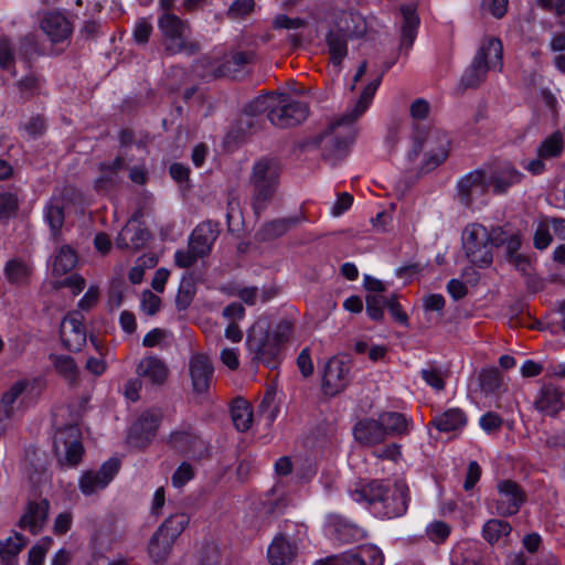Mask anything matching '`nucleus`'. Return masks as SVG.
<instances>
[{
  "instance_id": "f257e3e1",
  "label": "nucleus",
  "mask_w": 565,
  "mask_h": 565,
  "mask_svg": "<svg viewBox=\"0 0 565 565\" xmlns=\"http://www.w3.org/2000/svg\"><path fill=\"white\" fill-rule=\"evenodd\" d=\"M381 78L382 74L363 89L351 111L332 122L320 135L309 139L306 146L309 148H320L322 150V158L332 163L343 159L353 140L350 125L367 109L380 86Z\"/></svg>"
},
{
  "instance_id": "f03ea898",
  "label": "nucleus",
  "mask_w": 565,
  "mask_h": 565,
  "mask_svg": "<svg viewBox=\"0 0 565 565\" xmlns=\"http://www.w3.org/2000/svg\"><path fill=\"white\" fill-rule=\"evenodd\" d=\"M280 175L279 162L274 158L263 157L252 167L248 177L250 205L256 215H260L274 200Z\"/></svg>"
},
{
  "instance_id": "7ed1b4c3",
  "label": "nucleus",
  "mask_w": 565,
  "mask_h": 565,
  "mask_svg": "<svg viewBox=\"0 0 565 565\" xmlns=\"http://www.w3.org/2000/svg\"><path fill=\"white\" fill-rule=\"evenodd\" d=\"M449 145L450 141L447 134L437 128H429L427 130L416 129L408 159L414 161L422 151H425L420 172L428 173L447 159Z\"/></svg>"
},
{
  "instance_id": "20e7f679",
  "label": "nucleus",
  "mask_w": 565,
  "mask_h": 565,
  "mask_svg": "<svg viewBox=\"0 0 565 565\" xmlns=\"http://www.w3.org/2000/svg\"><path fill=\"white\" fill-rule=\"evenodd\" d=\"M502 43L498 38H487L482 41L471 64L461 76L463 88H476L484 82L490 70L502 71Z\"/></svg>"
},
{
  "instance_id": "39448f33",
  "label": "nucleus",
  "mask_w": 565,
  "mask_h": 565,
  "mask_svg": "<svg viewBox=\"0 0 565 565\" xmlns=\"http://www.w3.org/2000/svg\"><path fill=\"white\" fill-rule=\"evenodd\" d=\"M158 25L162 32L164 51L168 54L174 55L184 52L188 55H194L200 51L198 42L186 41L184 36L186 23L178 15L167 12L160 17Z\"/></svg>"
},
{
  "instance_id": "423d86ee",
  "label": "nucleus",
  "mask_w": 565,
  "mask_h": 565,
  "mask_svg": "<svg viewBox=\"0 0 565 565\" xmlns=\"http://www.w3.org/2000/svg\"><path fill=\"white\" fill-rule=\"evenodd\" d=\"M489 238L488 230L481 224H470L463 230L462 249L471 264L487 267L492 263L493 254Z\"/></svg>"
},
{
  "instance_id": "0eeeda50",
  "label": "nucleus",
  "mask_w": 565,
  "mask_h": 565,
  "mask_svg": "<svg viewBox=\"0 0 565 565\" xmlns=\"http://www.w3.org/2000/svg\"><path fill=\"white\" fill-rule=\"evenodd\" d=\"M248 349L255 354V359L270 369L278 365L281 344L271 335L268 324L257 321L247 335Z\"/></svg>"
},
{
  "instance_id": "6e6552de",
  "label": "nucleus",
  "mask_w": 565,
  "mask_h": 565,
  "mask_svg": "<svg viewBox=\"0 0 565 565\" xmlns=\"http://www.w3.org/2000/svg\"><path fill=\"white\" fill-rule=\"evenodd\" d=\"M274 107L267 114L268 120L277 128L295 127L306 120L309 109L306 103L294 100L287 94H278Z\"/></svg>"
},
{
  "instance_id": "1a4fd4ad",
  "label": "nucleus",
  "mask_w": 565,
  "mask_h": 565,
  "mask_svg": "<svg viewBox=\"0 0 565 565\" xmlns=\"http://www.w3.org/2000/svg\"><path fill=\"white\" fill-rule=\"evenodd\" d=\"M54 451L64 456L68 466H76L82 460L84 447L81 443V430L76 425H68L56 431L54 436Z\"/></svg>"
},
{
  "instance_id": "9d476101",
  "label": "nucleus",
  "mask_w": 565,
  "mask_h": 565,
  "mask_svg": "<svg viewBox=\"0 0 565 565\" xmlns=\"http://www.w3.org/2000/svg\"><path fill=\"white\" fill-rule=\"evenodd\" d=\"M350 362L335 355L332 356L326 364L322 376V391L328 396H335L343 392L349 385L350 377Z\"/></svg>"
},
{
  "instance_id": "9b49d317",
  "label": "nucleus",
  "mask_w": 565,
  "mask_h": 565,
  "mask_svg": "<svg viewBox=\"0 0 565 565\" xmlns=\"http://www.w3.org/2000/svg\"><path fill=\"white\" fill-rule=\"evenodd\" d=\"M119 468V460L111 458L104 462L98 470H87L83 472L78 481L79 490L84 495H92L105 489L118 473Z\"/></svg>"
},
{
  "instance_id": "f8f14e48",
  "label": "nucleus",
  "mask_w": 565,
  "mask_h": 565,
  "mask_svg": "<svg viewBox=\"0 0 565 565\" xmlns=\"http://www.w3.org/2000/svg\"><path fill=\"white\" fill-rule=\"evenodd\" d=\"M499 498L495 500L497 513L501 516L516 514L526 501V494L519 483L502 480L498 483Z\"/></svg>"
},
{
  "instance_id": "ddd939ff",
  "label": "nucleus",
  "mask_w": 565,
  "mask_h": 565,
  "mask_svg": "<svg viewBox=\"0 0 565 565\" xmlns=\"http://www.w3.org/2000/svg\"><path fill=\"white\" fill-rule=\"evenodd\" d=\"M168 444L179 454L186 455L193 459H201L207 454L205 441L191 428L171 433Z\"/></svg>"
},
{
  "instance_id": "4468645a",
  "label": "nucleus",
  "mask_w": 565,
  "mask_h": 565,
  "mask_svg": "<svg viewBox=\"0 0 565 565\" xmlns=\"http://www.w3.org/2000/svg\"><path fill=\"white\" fill-rule=\"evenodd\" d=\"M83 321L84 317L78 311H74L68 313L61 323L62 343L72 352L81 351L86 343V331Z\"/></svg>"
},
{
  "instance_id": "2eb2a0df",
  "label": "nucleus",
  "mask_w": 565,
  "mask_h": 565,
  "mask_svg": "<svg viewBox=\"0 0 565 565\" xmlns=\"http://www.w3.org/2000/svg\"><path fill=\"white\" fill-rule=\"evenodd\" d=\"M189 375L193 392L204 394L210 390L214 376L211 359L203 353H195L189 360Z\"/></svg>"
},
{
  "instance_id": "dca6fc26",
  "label": "nucleus",
  "mask_w": 565,
  "mask_h": 565,
  "mask_svg": "<svg viewBox=\"0 0 565 565\" xmlns=\"http://www.w3.org/2000/svg\"><path fill=\"white\" fill-rule=\"evenodd\" d=\"M488 186L483 170L471 171L458 181L457 198L462 205L470 207L477 198L487 192Z\"/></svg>"
},
{
  "instance_id": "f3484780",
  "label": "nucleus",
  "mask_w": 565,
  "mask_h": 565,
  "mask_svg": "<svg viewBox=\"0 0 565 565\" xmlns=\"http://www.w3.org/2000/svg\"><path fill=\"white\" fill-rule=\"evenodd\" d=\"M160 424V416L146 412L131 426L128 434V443L137 448L148 446L157 434Z\"/></svg>"
},
{
  "instance_id": "a211bd4d",
  "label": "nucleus",
  "mask_w": 565,
  "mask_h": 565,
  "mask_svg": "<svg viewBox=\"0 0 565 565\" xmlns=\"http://www.w3.org/2000/svg\"><path fill=\"white\" fill-rule=\"evenodd\" d=\"M409 490L404 482H395L388 487V493L382 500L383 513L388 519L404 515L408 508Z\"/></svg>"
},
{
  "instance_id": "6ab92c4d",
  "label": "nucleus",
  "mask_w": 565,
  "mask_h": 565,
  "mask_svg": "<svg viewBox=\"0 0 565 565\" xmlns=\"http://www.w3.org/2000/svg\"><path fill=\"white\" fill-rule=\"evenodd\" d=\"M50 503L46 499L39 502H29L26 511L19 520V527L39 534L46 522Z\"/></svg>"
},
{
  "instance_id": "aec40b11",
  "label": "nucleus",
  "mask_w": 565,
  "mask_h": 565,
  "mask_svg": "<svg viewBox=\"0 0 565 565\" xmlns=\"http://www.w3.org/2000/svg\"><path fill=\"white\" fill-rule=\"evenodd\" d=\"M218 226L213 222H203L192 232L189 244L192 250L203 257L210 254L212 245L218 236Z\"/></svg>"
},
{
  "instance_id": "412c9836",
  "label": "nucleus",
  "mask_w": 565,
  "mask_h": 565,
  "mask_svg": "<svg viewBox=\"0 0 565 565\" xmlns=\"http://www.w3.org/2000/svg\"><path fill=\"white\" fill-rule=\"evenodd\" d=\"M136 373L153 385H162L168 380L170 370L162 359L157 355H147L138 363Z\"/></svg>"
},
{
  "instance_id": "4be33fe9",
  "label": "nucleus",
  "mask_w": 565,
  "mask_h": 565,
  "mask_svg": "<svg viewBox=\"0 0 565 565\" xmlns=\"http://www.w3.org/2000/svg\"><path fill=\"white\" fill-rule=\"evenodd\" d=\"M28 387L29 381L21 380L12 384V386L3 393L0 402V435L8 428L9 422L17 411V401Z\"/></svg>"
},
{
  "instance_id": "5701e85b",
  "label": "nucleus",
  "mask_w": 565,
  "mask_h": 565,
  "mask_svg": "<svg viewBox=\"0 0 565 565\" xmlns=\"http://www.w3.org/2000/svg\"><path fill=\"white\" fill-rule=\"evenodd\" d=\"M125 167V159L117 156L111 162L99 164V175L95 180V190L97 192L108 193L120 183L119 172Z\"/></svg>"
},
{
  "instance_id": "b1692460",
  "label": "nucleus",
  "mask_w": 565,
  "mask_h": 565,
  "mask_svg": "<svg viewBox=\"0 0 565 565\" xmlns=\"http://www.w3.org/2000/svg\"><path fill=\"white\" fill-rule=\"evenodd\" d=\"M150 234L148 230L135 220H130L119 233L116 239V246L122 249L137 250L145 246Z\"/></svg>"
},
{
  "instance_id": "393cba45",
  "label": "nucleus",
  "mask_w": 565,
  "mask_h": 565,
  "mask_svg": "<svg viewBox=\"0 0 565 565\" xmlns=\"http://www.w3.org/2000/svg\"><path fill=\"white\" fill-rule=\"evenodd\" d=\"M331 29L352 39L361 36L365 32V22L362 15L353 11H338Z\"/></svg>"
},
{
  "instance_id": "a878e982",
  "label": "nucleus",
  "mask_w": 565,
  "mask_h": 565,
  "mask_svg": "<svg viewBox=\"0 0 565 565\" xmlns=\"http://www.w3.org/2000/svg\"><path fill=\"white\" fill-rule=\"evenodd\" d=\"M298 546L284 534L274 537L267 551V557L271 565H288L297 555Z\"/></svg>"
},
{
  "instance_id": "bb28decb",
  "label": "nucleus",
  "mask_w": 565,
  "mask_h": 565,
  "mask_svg": "<svg viewBox=\"0 0 565 565\" xmlns=\"http://www.w3.org/2000/svg\"><path fill=\"white\" fill-rule=\"evenodd\" d=\"M535 407L550 416H555L565 407L564 392L553 384H544Z\"/></svg>"
},
{
  "instance_id": "cd10ccee",
  "label": "nucleus",
  "mask_w": 565,
  "mask_h": 565,
  "mask_svg": "<svg viewBox=\"0 0 565 565\" xmlns=\"http://www.w3.org/2000/svg\"><path fill=\"white\" fill-rule=\"evenodd\" d=\"M354 437L365 446H374L386 439L380 418H366L358 422L354 426Z\"/></svg>"
},
{
  "instance_id": "c85d7f7f",
  "label": "nucleus",
  "mask_w": 565,
  "mask_h": 565,
  "mask_svg": "<svg viewBox=\"0 0 565 565\" xmlns=\"http://www.w3.org/2000/svg\"><path fill=\"white\" fill-rule=\"evenodd\" d=\"M41 29L53 43H61L72 34L70 21L60 13H49L41 22Z\"/></svg>"
},
{
  "instance_id": "c756f323",
  "label": "nucleus",
  "mask_w": 565,
  "mask_h": 565,
  "mask_svg": "<svg viewBox=\"0 0 565 565\" xmlns=\"http://www.w3.org/2000/svg\"><path fill=\"white\" fill-rule=\"evenodd\" d=\"M255 61V54L252 51H237L227 56L216 70L217 76H227L232 78L245 70V67Z\"/></svg>"
},
{
  "instance_id": "7c9ffc66",
  "label": "nucleus",
  "mask_w": 565,
  "mask_h": 565,
  "mask_svg": "<svg viewBox=\"0 0 565 565\" xmlns=\"http://www.w3.org/2000/svg\"><path fill=\"white\" fill-rule=\"evenodd\" d=\"M403 15L402 33L399 51L407 52L414 44L419 25V18L416 14L415 8L412 6H403L401 8Z\"/></svg>"
},
{
  "instance_id": "2f4dec72",
  "label": "nucleus",
  "mask_w": 565,
  "mask_h": 565,
  "mask_svg": "<svg viewBox=\"0 0 565 565\" xmlns=\"http://www.w3.org/2000/svg\"><path fill=\"white\" fill-rule=\"evenodd\" d=\"M521 179L522 173L512 166L507 164L491 175L488 184L492 185L495 194H503L510 186L520 183Z\"/></svg>"
},
{
  "instance_id": "473e14b6",
  "label": "nucleus",
  "mask_w": 565,
  "mask_h": 565,
  "mask_svg": "<svg viewBox=\"0 0 565 565\" xmlns=\"http://www.w3.org/2000/svg\"><path fill=\"white\" fill-rule=\"evenodd\" d=\"M388 493V486L383 481L372 480L359 489H356L353 493V500L358 502H366L369 504L382 503L384 500V495Z\"/></svg>"
},
{
  "instance_id": "72a5a7b5",
  "label": "nucleus",
  "mask_w": 565,
  "mask_h": 565,
  "mask_svg": "<svg viewBox=\"0 0 565 565\" xmlns=\"http://www.w3.org/2000/svg\"><path fill=\"white\" fill-rule=\"evenodd\" d=\"M279 98L278 94L270 93L254 98L244 109L245 118L241 119V125H245L248 129L254 126L253 117H256L265 111L269 114L274 107V99Z\"/></svg>"
},
{
  "instance_id": "f704fd0d",
  "label": "nucleus",
  "mask_w": 565,
  "mask_h": 565,
  "mask_svg": "<svg viewBox=\"0 0 565 565\" xmlns=\"http://www.w3.org/2000/svg\"><path fill=\"white\" fill-rule=\"evenodd\" d=\"M28 544V540L15 532L13 537L0 542V558L2 565H19L18 555Z\"/></svg>"
},
{
  "instance_id": "c9c22d12",
  "label": "nucleus",
  "mask_w": 565,
  "mask_h": 565,
  "mask_svg": "<svg viewBox=\"0 0 565 565\" xmlns=\"http://www.w3.org/2000/svg\"><path fill=\"white\" fill-rule=\"evenodd\" d=\"M466 423V414L460 408H449L443 414L435 416L431 422L439 431L445 433L460 429Z\"/></svg>"
},
{
  "instance_id": "e433bc0d",
  "label": "nucleus",
  "mask_w": 565,
  "mask_h": 565,
  "mask_svg": "<svg viewBox=\"0 0 565 565\" xmlns=\"http://www.w3.org/2000/svg\"><path fill=\"white\" fill-rule=\"evenodd\" d=\"M300 223V217L291 216L269 221L263 225L258 235L263 241H271L286 234L291 227Z\"/></svg>"
},
{
  "instance_id": "4c0bfd02",
  "label": "nucleus",
  "mask_w": 565,
  "mask_h": 565,
  "mask_svg": "<svg viewBox=\"0 0 565 565\" xmlns=\"http://www.w3.org/2000/svg\"><path fill=\"white\" fill-rule=\"evenodd\" d=\"M383 430L387 436H401L408 433V419L402 413L384 412L379 415Z\"/></svg>"
},
{
  "instance_id": "58836bf2",
  "label": "nucleus",
  "mask_w": 565,
  "mask_h": 565,
  "mask_svg": "<svg viewBox=\"0 0 565 565\" xmlns=\"http://www.w3.org/2000/svg\"><path fill=\"white\" fill-rule=\"evenodd\" d=\"M350 38L329 29L326 34V43L333 65L339 66L348 54V40Z\"/></svg>"
},
{
  "instance_id": "ea45409f",
  "label": "nucleus",
  "mask_w": 565,
  "mask_h": 565,
  "mask_svg": "<svg viewBox=\"0 0 565 565\" xmlns=\"http://www.w3.org/2000/svg\"><path fill=\"white\" fill-rule=\"evenodd\" d=\"M231 415L234 426L239 431L249 429L253 423L252 406L244 398H236L231 408Z\"/></svg>"
},
{
  "instance_id": "a19ab883",
  "label": "nucleus",
  "mask_w": 565,
  "mask_h": 565,
  "mask_svg": "<svg viewBox=\"0 0 565 565\" xmlns=\"http://www.w3.org/2000/svg\"><path fill=\"white\" fill-rule=\"evenodd\" d=\"M173 543L174 541L169 536H166L164 534L159 535V531L154 532L148 545V552L150 557L153 559L154 565H162L169 556Z\"/></svg>"
},
{
  "instance_id": "79ce46f5",
  "label": "nucleus",
  "mask_w": 565,
  "mask_h": 565,
  "mask_svg": "<svg viewBox=\"0 0 565 565\" xmlns=\"http://www.w3.org/2000/svg\"><path fill=\"white\" fill-rule=\"evenodd\" d=\"M564 145L563 135L555 131L540 143L536 153L546 160L558 158L564 151Z\"/></svg>"
},
{
  "instance_id": "37998d69",
  "label": "nucleus",
  "mask_w": 565,
  "mask_h": 565,
  "mask_svg": "<svg viewBox=\"0 0 565 565\" xmlns=\"http://www.w3.org/2000/svg\"><path fill=\"white\" fill-rule=\"evenodd\" d=\"M511 531L512 527L507 521L491 519L483 525L482 536L488 543L494 544L508 537Z\"/></svg>"
},
{
  "instance_id": "c03bdc74",
  "label": "nucleus",
  "mask_w": 565,
  "mask_h": 565,
  "mask_svg": "<svg viewBox=\"0 0 565 565\" xmlns=\"http://www.w3.org/2000/svg\"><path fill=\"white\" fill-rule=\"evenodd\" d=\"M50 360L56 372L70 383H75L78 377V367L75 360L70 355L51 354Z\"/></svg>"
},
{
  "instance_id": "a18cd8bd",
  "label": "nucleus",
  "mask_w": 565,
  "mask_h": 565,
  "mask_svg": "<svg viewBox=\"0 0 565 565\" xmlns=\"http://www.w3.org/2000/svg\"><path fill=\"white\" fill-rule=\"evenodd\" d=\"M76 263V253L68 245L62 246L54 258L53 274L55 276H63L71 271Z\"/></svg>"
},
{
  "instance_id": "49530a36",
  "label": "nucleus",
  "mask_w": 565,
  "mask_h": 565,
  "mask_svg": "<svg viewBox=\"0 0 565 565\" xmlns=\"http://www.w3.org/2000/svg\"><path fill=\"white\" fill-rule=\"evenodd\" d=\"M189 516L184 513H177L169 516L157 530L159 535H166L175 541V539L183 532L189 524Z\"/></svg>"
},
{
  "instance_id": "de8ad7c7",
  "label": "nucleus",
  "mask_w": 565,
  "mask_h": 565,
  "mask_svg": "<svg viewBox=\"0 0 565 565\" xmlns=\"http://www.w3.org/2000/svg\"><path fill=\"white\" fill-rule=\"evenodd\" d=\"M195 281L191 275L183 276L175 298L178 310H185L190 307L195 296Z\"/></svg>"
},
{
  "instance_id": "09e8293b",
  "label": "nucleus",
  "mask_w": 565,
  "mask_h": 565,
  "mask_svg": "<svg viewBox=\"0 0 565 565\" xmlns=\"http://www.w3.org/2000/svg\"><path fill=\"white\" fill-rule=\"evenodd\" d=\"M7 279L14 285H24L28 282L31 268L18 259L9 260L4 267Z\"/></svg>"
},
{
  "instance_id": "8fccbe9b",
  "label": "nucleus",
  "mask_w": 565,
  "mask_h": 565,
  "mask_svg": "<svg viewBox=\"0 0 565 565\" xmlns=\"http://www.w3.org/2000/svg\"><path fill=\"white\" fill-rule=\"evenodd\" d=\"M479 385L486 394L500 391L503 385L502 376L498 369L482 370L479 374Z\"/></svg>"
},
{
  "instance_id": "3c124183",
  "label": "nucleus",
  "mask_w": 565,
  "mask_h": 565,
  "mask_svg": "<svg viewBox=\"0 0 565 565\" xmlns=\"http://www.w3.org/2000/svg\"><path fill=\"white\" fill-rule=\"evenodd\" d=\"M64 210L60 204L51 202L46 206L45 220L51 227V233L54 238L58 236L60 230L64 224Z\"/></svg>"
},
{
  "instance_id": "603ef678",
  "label": "nucleus",
  "mask_w": 565,
  "mask_h": 565,
  "mask_svg": "<svg viewBox=\"0 0 565 565\" xmlns=\"http://www.w3.org/2000/svg\"><path fill=\"white\" fill-rule=\"evenodd\" d=\"M335 537L341 543H353L364 537V531L356 525L341 523L334 529Z\"/></svg>"
},
{
  "instance_id": "864d4df0",
  "label": "nucleus",
  "mask_w": 565,
  "mask_h": 565,
  "mask_svg": "<svg viewBox=\"0 0 565 565\" xmlns=\"http://www.w3.org/2000/svg\"><path fill=\"white\" fill-rule=\"evenodd\" d=\"M365 302L369 317L375 321L382 320L384 317L383 309L387 307V297L383 295H367Z\"/></svg>"
},
{
  "instance_id": "5fc2aeb1",
  "label": "nucleus",
  "mask_w": 565,
  "mask_h": 565,
  "mask_svg": "<svg viewBox=\"0 0 565 565\" xmlns=\"http://www.w3.org/2000/svg\"><path fill=\"white\" fill-rule=\"evenodd\" d=\"M359 559L362 565H383L384 555L382 551L374 545H362L356 548Z\"/></svg>"
},
{
  "instance_id": "6e6d98bb",
  "label": "nucleus",
  "mask_w": 565,
  "mask_h": 565,
  "mask_svg": "<svg viewBox=\"0 0 565 565\" xmlns=\"http://www.w3.org/2000/svg\"><path fill=\"white\" fill-rule=\"evenodd\" d=\"M258 414L262 415L268 424H271L278 414V407L275 405V394L266 392L258 405Z\"/></svg>"
},
{
  "instance_id": "4d7b16f0",
  "label": "nucleus",
  "mask_w": 565,
  "mask_h": 565,
  "mask_svg": "<svg viewBox=\"0 0 565 565\" xmlns=\"http://www.w3.org/2000/svg\"><path fill=\"white\" fill-rule=\"evenodd\" d=\"M0 67L10 71L13 75L14 72V51L13 46L7 38H0Z\"/></svg>"
},
{
  "instance_id": "13d9d810",
  "label": "nucleus",
  "mask_w": 565,
  "mask_h": 565,
  "mask_svg": "<svg viewBox=\"0 0 565 565\" xmlns=\"http://www.w3.org/2000/svg\"><path fill=\"white\" fill-rule=\"evenodd\" d=\"M19 90L25 99H29L40 93L41 89V81L39 77L34 75H28L18 82Z\"/></svg>"
},
{
  "instance_id": "bf43d9fd",
  "label": "nucleus",
  "mask_w": 565,
  "mask_h": 565,
  "mask_svg": "<svg viewBox=\"0 0 565 565\" xmlns=\"http://www.w3.org/2000/svg\"><path fill=\"white\" fill-rule=\"evenodd\" d=\"M420 374L426 384L433 387L435 391L439 392L445 388V375L440 370L436 367H428L422 370Z\"/></svg>"
},
{
  "instance_id": "052dcab7",
  "label": "nucleus",
  "mask_w": 565,
  "mask_h": 565,
  "mask_svg": "<svg viewBox=\"0 0 565 565\" xmlns=\"http://www.w3.org/2000/svg\"><path fill=\"white\" fill-rule=\"evenodd\" d=\"M254 0H235L228 8L226 15L230 19L244 18L254 11Z\"/></svg>"
},
{
  "instance_id": "680f3d73",
  "label": "nucleus",
  "mask_w": 565,
  "mask_h": 565,
  "mask_svg": "<svg viewBox=\"0 0 565 565\" xmlns=\"http://www.w3.org/2000/svg\"><path fill=\"white\" fill-rule=\"evenodd\" d=\"M18 210V198L10 192H0V220L9 218Z\"/></svg>"
},
{
  "instance_id": "e2e57ef3",
  "label": "nucleus",
  "mask_w": 565,
  "mask_h": 565,
  "mask_svg": "<svg viewBox=\"0 0 565 565\" xmlns=\"http://www.w3.org/2000/svg\"><path fill=\"white\" fill-rule=\"evenodd\" d=\"M51 543V537H44L40 544L34 545L29 551L28 565H42Z\"/></svg>"
},
{
  "instance_id": "0e129e2a",
  "label": "nucleus",
  "mask_w": 565,
  "mask_h": 565,
  "mask_svg": "<svg viewBox=\"0 0 565 565\" xmlns=\"http://www.w3.org/2000/svg\"><path fill=\"white\" fill-rule=\"evenodd\" d=\"M194 477L193 467L184 461L182 462L177 470L173 472L171 477L172 486L175 488L183 487L186 482H189Z\"/></svg>"
},
{
  "instance_id": "69168bd1",
  "label": "nucleus",
  "mask_w": 565,
  "mask_h": 565,
  "mask_svg": "<svg viewBox=\"0 0 565 565\" xmlns=\"http://www.w3.org/2000/svg\"><path fill=\"white\" fill-rule=\"evenodd\" d=\"M508 0H482L481 10L501 19L508 11Z\"/></svg>"
},
{
  "instance_id": "338daca9",
  "label": "nucleus",
  "mask_w": 565,
  "mask_h": 565,
  "mask_svg": "<svg viewBox=\"0 0 565 565\" xmlns=\"http://www.w3.org/2000/svg\"><path fill=\"white\" fill-rule=\"evenodd\" d=\"M220 563V552L214 543L205 544L200 553L201 565H217Z\"/></svg>"
},
{
  "instance_id": "774afa93",
  "label": "nucleus",
  "mask_w": 565,
  "mask_h": 565,
  "mask_svg": "<svg viewBox=\"0 0 565 565\" xmlns=\"http://www.w3.org/2000/svg\"><path fill=\"white\" fill-rule=\"evenodd\" d=\"M502 424V418L493 412H488L480 418V426L488 434L498 431Z\"/></svg>"
}]
</instances>
